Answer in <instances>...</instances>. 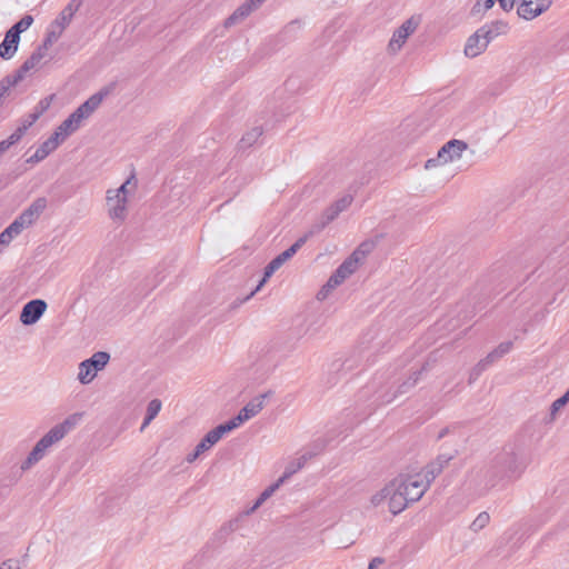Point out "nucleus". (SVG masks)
<instances>
[{
	"mask_svg": "<svg viewBox=\"0 0 569 569\" xmlns=\"http://www.w3.org/2000/svg\"><path fill=\"white\" fill-rule=\"evenodd\" d=\"M569 402V397L563 393L560 398L555 400L550 406L549 420L555 421L558 412Z\"/></svg>",
	"mask_w": 569,
	"mask_h": 569,
	"instance_id": "nucleus-35",
	"label": "nucleus"
},
{
	"mask_svg": "<svg viewBox=\"0 0 569 569\" xmlns=\"http://www.w3.org/2000/svg\"><path fill=\"white\" fill-rule=\"evenodd\" d=\"M0 569H22V563L18 559H8L1 563Z\"/></svg>",
	"mask_w": 569,
	"mask_h": 569,
	"instance_id": "nucleus-43",
	"label": "nucleus"
},
{
	"mask_svg": "<svg viewBox=\"0 0 569 569\" xmlns=\"http://www.w3.org/2000/svg\"><path fill=\"white\" fill-rule=\"evenodd\" d=\"M262 130L259 127H254L251 130H249L240 140V147L242 149L249 148L253 146L258 139L261 137Z\"/></svg>",
	"mask_w": 569,
	"mask_h": 569,
	"instance_id": "nucleus-32",
	"label": "nucleus"
},
{
	"mask_svg": "<svg viewBox=\"0 0 569 569\" xmlns=\"http://www.w3.org/2000/svg\"><path fill=\"white\" fill-rule=\"evenodd\" d=\"M60 143L51 134L46 141H43L36 152L27 159L28 163H38L44 160L50 153H52Z\"/></svg>",
	"mask_w": 569,
	"mask_h": 569,
	"instance_id": "nucleus-15",
	"label": "nucleus"
},
{
	"mask_svg": "<svg viewBox=\"0 0 569 569\" xmlns=\"http://www.w3.org/2000/svg\"><path fill=\"white\" fill-rule=\"evenodd\" d=\"M3 251V248L0 246V253Z\"/></svg>",
	"mask_w": 569,
	"mask_h": 569,
	"instance_id": "nucleus-53",
	"label": "nucleus"
},
{
	"mask_svg": "<svg viewBox=\"0 0 569 569\" xmlns=\"http://www.w3.org/2000/svg\"><path fill=\"white\" fill-rule=\"evenodd\" d=\"M257 8L250 2V0H247L239 8H237V10L224 21V26L231 27L237 24L238 22L247 18Z\"/></svg>",
	"mask_w": 569,
	"mask_h": 569,
	"instance_id": "nucleus-20",
	"label": "nucleus"
},
{
	"mask_svg": "<svg viewBox=\"0 0 569 569\" xmlns=\"http://www.w3.org/2000/svg\"><path fill=\"white\" fill-rule=\"evenodd\" d=\"M52 100H53V96H49V97L41 99L34 107L32 113L37 114V117L40 118L49 109Z\"/></svg>",
	"mask_w": 569,
	"mask_h": 569,
	"instance_id": "nucleus-39",
	"label": "nucleus"
},
{
	"mask_svg": "<svg viewBox=\"0 0 569 569\" xmlns=\"http://www.w3.org/2000/svg\"><path fill=\"white\" fill-rule=\"evenodd\" d=\"M467 143L462 140H450L440 148L436 158H431L426 161L425 168L431 169L439 164H446L456 161L461 158L463 151L467 150Z\"/></svg>",
	"mask_w": 569,
	"mask_h": 569,
	"instance_id": "nucleus-9",
	"label": "nucleus"
},
{
	"mask_svg": "<svg viewBox=\"0 0 569 569\" xmlns=\"http://www.w3.org/2000/svg\"><path fill=\"white\" fill-rule=\"evenodd\" d=\"M552 0H521L517 12L519 17L531 20L549 9Z\"/></svg>",
	"mask_w": 569,
	"mask_h": 569,
	"instance_id": "nucleus-14",
	"label": "nucleus"
},
{
	"mask_svg": "<svg viewBox=\"0 0 569 569\" xmlns=\"http://www.w3.org/2000/svg\"><path fill=\"white\" fill-rule=\"evenodd\" d=\"M323 326L325 322L321 317L309 318L305 329V336L311 339L319 337L322 332Z\"/></svg>",
	"mask_w": 569,
	"mask_h": 569,
	"instance_id": "nucleus-25",
	"label": "nucleus"
},
{
	"mask_svg": "<svg viewBox=\"0 0 569 569\" xmlns=\"http://www.w3.org/2000/svg\"><path fill=\"white\" fill-rule=\"evenodd\" d=\"M33 22V18L30 14H26L21 20H19L17 23H14L9 31L13 33L14 36H18L20 38V34L28 30Z\"/></svg>",
	"mask_w": 569,
	"mask_h": 569,
	"instance_id": "nucleus-34",
	"label": "nucleus"
},
{
	"mask_svg": "<svg viewBox=\"0 0 569 569\" xmlns=\"http://www.w3.org/2000/svg\"><path fill=\"white\" fill-rule=\"evenodd\" d=\"M37 114L32 112L27 114L20 122L19 127L16 129V133L19 134L20 138L27 132V130L38 120Z\"/></svg>",
	"mask_w": 569,
	"mask_h": 569,
	"instance_id": "nucleus-37",
	"label": "nucleus"
},
{
	"mask_svg": "<svg viewBox=\"0 0 569 569\" xmlns=\"http://www.w3.org/2000/svg\"><path fill=\"white\" fill-rule=\"evenodd\" d=\"M565 393L569 397V389Z\"/></svg>",
	"mask_w": 569,
	"mask_h": 569,
	"instance_id": "nucleus-52",
	"label": "nucleus"
},
{
	"mask_svg": "<svg viewBox=\"0 0 569 569\" xmlns=\"http://www.w3.org/2000/svg\"><path fill=\"white\" fill-rule=\"evenodd\" d=\"M306 242V238L298 239L291 247H289L287 250L278 254L276 258H273L264 268V274L259 284L257 286V290H260L266 281L296 252L302 247V244Z\"/></svg>",
	"mask_w": 569,
	"mask_h": 569,
	"instance_id": "nucleus-12",
	"label": "nucleus"
},
{
	"mask_svg": "<svg viewBox=\"0 0 569 569\" xmlns=\"http://www.w3.org/2000/svg\"><path fill=\"white\" fill-rule=\"evenodd\" d=\"M283 479L279 478L274 483L267 487L259 496L251 510L259 508L267 499H269L283 485Z\"/></svg>",
	"mask_w": 569,
	"mask_h": 569,
	"instance_id": "nucleus-29",
	"label": "nucleus"
},
{
	"mask_svg": "<svg viewBox=\"0 0 569 569\" xmlns=\"http://www.w3.org/2000/svg\"><path fill=\"white\" fill-rule=\"evenodd\" d=\"M109 360L110 356L108 352L98 351L93 353L91 358L87 359V363L97 371H100L108 365Z\"/></svg>",
	"mask_w": 569,
	"mask_h": 569,
	"instance_id": "nucleus-30",
	"label": "nucleus"
},
{
	"mask_svg": "<svg viewBox=\"0 0 569 569\" xmlns=\"http://www.w3.org/2000/svg\"><path fill=\"white\" fill-rule=\"evenodd\" d=\"M224 436L222 429L217 426L212 430H210L197 445L198 451H209L216 443L220 441V439Z\"/></svg>",
	"mask_w": 569,
	"mask_h": 569,
	"instance_id": "nucleus-19",
	"label": "nucleus"
},
{
	"mask_svg": "<svg viewBox=\"0 0 569 569\" xmlns=\"http://www.w3.org/2000/svg\"><path fill=\"white\" fill-rule=\"evenodd\" d=\"M512 349L511 341L501 342L495 350H492L482 361L479 362L478 367L480 370L486 369L489 365L503 357Z\"/></svg>",
	"mask_w": 569,
	"mask_h": 569,
	"instance_id": "nucleus-18",
	"label": "nucleus"
},
{
	"mask_svg": "<svg viewBox=\"0 0 569 569\" xmlns=\"http://www.w3.org/2000/svg\"><path fill=\"white\" fill-rule=\"evenodd\" d=\"M312 456L313 455L311 452H305L289 460L280 478L283 479V481L286 482L295 473L301 470L306 466V463L312 458Z\"/></svg>",
	"mask_w": 569,
	"mask_h": 569,
	"instance_id": "nucleus-16",
	"label": "nucleus"
},
{
	"mask_svg": "<svg viewBox=\"0 0 569 569\" xmlns=\"http://www.w3.org/2000/svg\"><path fill=\"white\" fill-rule=\"evenodd\" d=\"M505 23H497L492 27H481L467 40L465 53L467 57L475 58L486 50L489 42L502 30L506 29Z\"/></svg>",
	"mask_w": 569,
	"mask_h": 569,
	"instance_id": "nucleus-6",
	"label": "nucleus"
},
{
	"mask_svg": "<svg viewBox=\"0 0 569 569\" xmlns=\"http://www.w3.org/2000/svg\"><path fill=\"white\" fill-rule=\"evenodd\" d=\"M81 6L80 0H71L59 16L48 26L46 37L43 39L47 44L52 46L62 36L66 28L72 21L74 13Z\"/></svg>",
	"mask_w": 569,
	"mask_h": 569,
	"instance_id": "nucleus-7",
	"label": "nucleus"
},
{
	"mask_svg": "<svg viewBox=\"0 0 569 569\" xmlns=\"http://www.w3.org/2000/svg\"><path fill=\"white\" fill-rule=\"evenodd\" d=\"M365 256L361 249L356 250L347 260H345L338 269L331 274L328 281L317 293L318 300H325L329 295L340 286L348 277H350L358 268L359 262Z\"/></svg>",
	"mask_w": 569,
	"mask_h": 569,
	"instance_id": "nucleus-5",
	"label": "nucleus"
},
{
	"mask_svg": "<svg viewBox=\"0 0 569 569\" xmlns=\"http://www.w3.org/2000/svg\"><path fill=\"white\" fill-rule=\"evenodd\" d=\"M297 24V22H291V24L288 26V28H293Z\"/></svg>",
	"mask_w": 569,
	"mask_h": 569,
	"instance_id": "nucleus-50",
	"label": "nucleus"
},
{
	"mask_svg": "<svg viewBox=\"0 0 569 569\" xmlns=\"http://www.w3.org/2000/svg\"><path fill=\"white\" fill-rule=\"evenodd\" d=\"M257 291H258V290H257V288H256V289H254L253 291H251V292H250L246 298H243V299H238V300L233 301V302H232V305H231V308H232V309H236V308L240 307L243 302H246V301H248L250 298H252Z\"/></svg>",
	"mask_w": 569,
	"mask_h": 569,
	"instance_id": "nucleus-45",
	"label": "nucleus"
},
{
	"mask_svg": "<svg viewBox=\"0 0 569 569\" xmlns=\"http://www.w3.org/2000/svg\"><path fill=\"white\" fill-rule=\"evenodd\" d=\"M432 481L423 473L399 476L392 480L395 488L391 498V513L398 515L411 502L418 501L427 491Z\"/></svg>",
	"mask_w": 569,
	"mask_h": 569,
	"instance_id": "nucleus-1",
	"label": "nucleus"
},
{
	"mask_svg": "<svg viewBox=\"0 0 569 569\" xmlns=\"http://www.w3.org/2000/svg\"><path fill=\"white\" fill-rule=\"evenodd\" d=\"M495 0H483L485 9H490L495 4Z\"/></svg>",
	"mask_w": 569,
	"mask_h": 569,
	"instance_id": "nucleus-47",
	"label": "nucleus"
},
{
	"mask_svg": "<svg viewBox=\"0 0 569 569\" xmlns=\"http://www.w3.org/2000/svg\"><path fill=\"white\" fill-rule=\"evenodd\" d=\"M20 82V74L10 73L0 81V100L8 91Z\"/></svg>",
	"mask_w": 569,
	"mask_h": 569,
	"instance_id": "nucleus-33",
	"label": "nucleus"
},
{
	"mask_svg": "<svg viewBox=\"0 0 569 569\" xmlns=\"http://www.w3.org/2000/svg\"><path fill=\"white\" fill-rule=\"evenodd\" d=\"M266 0H250V2L258 9L261 3H263Z\"/></svg>",
	"mask_w": 569,
	"mask_h": 569,
	"instance_id": "nucleus-48",
	"label": "nucleus"
},
{
	"mask_svg": "<svg viewBox=\"0 0 569 569\" xmlns=\"http://www.w3.org/2000/svg\"><path fill=\"white\" fill-rule=\"evenodd\" d=\"M83 418V412H74L68 416L62 422L53 426L64 438L72 429H74Z\"/></svg>",
	"mask_w": 569,
	"mask_h": 569,
	"instance_id": "nucleus-23",
	"label": "nucleus"
},
{
	"mask_svg": "<svg viewBox=\"0 0 569 569\" xmlns=\"http://www.w3.org/2000/svg\"><path fill=\"white\" fill-rule=\"evenodd\" d=\"M202 453H204L203 451H198V446H196L194 450L190 453L187 455L186 457V461L189 462V463H192L193 461H196Z\"/></svg>",
	"mask_w": 569,
	"mask_h": 569,
	"instance_id": "nucleus-44",
	"label": "nucleus"
},
{
	"mask_svg": "<svg viewBox=\"0 0 569 569\" xmlns=\"http://www.w3.org/2000/svg\"><path fill=\"white\" fill-rule=\"evenodd\" d=\"M47 208V199H36L23 212L14 219L1 233L0 246L4 249L22 230L33 224Z\"/></svg>",
	"mask_w": 569,
	"mask_h": 569,
	"instance_id": "nucleus-4",
	"label": "nucleus"
},
{
	"mask_svg": "<svg viewBox=\"0 0 569 569\" xmlns=\"http://www.w3.org/2000/svg\"><path fill=\"white\" fill-rule=\"evenodd\" d=\"M19 134L16 132L11 133L8 139L0 141V156L4 153L11 146L20 141Z\"/></svg>",
	"mask_w": 569,
	"mask_h": 569,
	"instance_id": "nucleus-40",
	"label": "nucleus"
},
{
	"mask_svg": "<svg viewBox=\"0 0 569 569\" xmlns=\"http://www.w3.org/2000/svg\"><path fill=\"white\" fill-rule=\"evenodd\" d=\"M246 421H247V419H244V417L239 412L236 417H233L229 421L219 425V427L222 429V431L226 435V433L237 429L238 427H240Z\"/></svg>",
	"mask_w": 569,
	"mask_h": 569,
	"instance_id": "nucleus-36",
	"label": "nucleus"
},
{
	"mask_svg": "<svg viewBox=\"0 0 569 569\" xmlns=\"http://www.w3.org/2000/svg\"><path fill=\"white\" fill-rule=\"evenodd\" d=\"M283 479L279 478L274 483L267 487L259 496L251 510L259 508L267 499H269L283 485Z\"/></svg>",
	"mask_w": 569,
	"mask_h": 569,
	"instance_id": "nucleus-28",
	"label": "nucleus"
},
{
	"mask_svg": "<svg viewBox=\"0 0 569 569\" xmlns=\"http://www.w3.org/2000/svg\"><path fill=\"white\" fill-rule=\"evenodd\" d=\"M137 189V180L131 174L120 187L110 188L106 191V207L109 218L121 223L128 214V199Z\"/></svg>",
	"mask_w": 569,
	"mask_h": 569,
	"instance_id": "nucleus-3",
	"label": "nucleus"
},
{
	"mask_svg": "<svg viewBox=\"0 0 569 569\" xmlns=\"http://www.w3.org/2000/svg\"><path fill=\"white\" fill-rule=\"evenodd\" d=\"M421 22V18L419 16H412L409 19L405 20L392 33L391 39L388 43V51L391 54L398 53L408 38L416 32L419 24Z\"/></svg>",
	"mask_w": 569,
	"mask_h": 569,
	"instance_id": "nucleus-10",
	"label": "nucleus"
},
{
	"mask_svg": "<svg viewBox=\"0 0 569 569\" xmlns=\"http://www.w3.org/2000/svg\"><path fill=\"white\" fill-rule=\"evenodd\" d=\"M352 196L345 194L340 199H338L336 202H333L337 210L341 213L345 211L351 203H352Z\"/></svg>",
	"mask_w": 569,
	"mask_h": 569,
	"instance_id": "nucleus-41",
	"label": "nucleus"
},
{
	"mask_svg": "<svg viewBox=\"0 0 569 569\" xmlns=\"http://www.w3.org/2000/svg\"><path fill=\"white\" fill-rule=\"evenodd\" d=\"M19 41V37L14 36L8 30L6 32L4 39L0 43V57L3 60L12 59L18 51Z\"/></svg>",
	"mask_w": 569,
	"mask_h": 569,
	"instance_id": "nucleus-17",
	"label": "nucleus"
},
{
	"mask_svg": "<svg viewBox=\"0 0 569 569\" xmlns=\"http://www.w3.org/2000/svg\"><path fill=\"white\" fill-rule=\"evenodd\" d=\"M110 93L109 88H103L81 103L66 120L54 130L52 136L61 144L71 134L78 131L83 122L98 109L103 99Z\"/></svg>",
	"mask_w": 569,
	"mask_h": 569,
	"instance_id": "nucleus-2",
	"label": "nucleus"
},
{
	"mask_svg": "<svg viewBox=\"0 0 569 569\" xmlns=\"http://www.w3.org/2000/svg\"><path fill=\"white\" fill-rule=\"evenodd\" d=\"M383 560L381 558H373L368 566V569H377Z\"/></svg>",
	"mask_w": 569,
	"mask_h": 569,
	"instance_id": "nucleus-46",
	"label": "nucleus"
},
{
	"mask_svg": "<svg viewBox=\"0 0 569 569\" xmlns=\"http://www.w3.org/2000/svg\"><path fill=\"white\" fill-rule=\"evenodd\" d=\"M97 373L98 371L84 360L79 365L78 380L82 385H88L96 378Z\"/></svg>",
	"mask_w": 569,
	"mask_h": 569,
	"instance_id": "nucleus-26",
	"label": "nucleus"
},
{
	"mask_svg": "<svg viewBox=\"0 0 569 569\" xmlns=\"http://www.w3.org/2000/svg\"><path fill=\"white\" fill-rule=\"evenodd\" d=\"M161 406L162 405L159 399H153L148 403L147 413L140 428L141 431L144 430V428L158 416L161 410Z\"/></svg>",
	"mask_w": 569,
	"mask_h": 569,
	"instance_id": "nucleus-27",
	"label": "nucleus"
},
{
	"mask_svg": "<svg viewBox=\"0 0 569 569\" xmlns=\"http://www.w3.org/2000/svg\"><path fill=\"white\" fill-rule=\"evenodd\" d=\"M448 431H449V430H448V428H443V429L439 432L438 438H439V439L443 438V437L448 433Z\"/></svg>",
	"mask_w": 569,
	"mask_h": 569,
	"instance_id": "nucleus-49",
	"label": "nucleus"
},
{
	"mask_svg": "<svg viewBox=\"0 0 569 569\" xmlns=\"http://www.w3.org/2000/svg\"><path fill=\"white\" fill-rule=\"evenodd\" d=\"M63 439L61 433L52 427L43 437H41L34 445L26 460L21 463L22 470L30 469L33 465L44 458L51 447L57 445Z\"/></svg>",
	"mask_w": 569,
	"mask_h": 569,
	"instance_id": "nucleus-8",
	"label": "nucleus"
},
{
	"mask_svg": "<svg viewBox=\"0 0 569 569\" xmlns=\"http://www.w3.org/2000/svg\"><path fill=\"white\" fill-rule=\"evenodd\" d=\"M48 305L42 299H34L27 302L21 310L20 321L24 326H32L37 323L44 315Z\"/></svg>",
	"mask_w": 569,
	"mask_h": 569,
	"instance_id": "nucleus-13",
	"label": "nucleus"
},
{
	"mask_svg": "<svg viewBox=\"0 0 569 569\" xmlns=\"http://www.w3.org/2000/svg\"><path fill=\"white\" fill-rule=\"evenodd\" d=\"M526 469V465L512 458L507 467L506 477L510 480L518 479Z\"/></svg>",
	"mask_w": 569,
	"mask_h": 569,
	"instance_id": "nucleus-31",
	"label": "nucleus"
},
{
	"mask_svg": "<svg viewBox=\"0 0 569 569\" xmlns=\"http://www.w3.org/2000/svg\"><path fill=\"white\" fill-rule=\"evenodd\" d=\"M565 393L569 397V389Z\"/></svg>",
	"mask_w": 569,
	"mask_h": 569,
	"instance_id": "nucleus-51",
	"label": "nucleus"
},
{
	"mask_svg": "<svg viewBox=\"0 0 569 569\" xmlns=\"http://www.w3.org/2000/svg\"><path fill=\"white\" fill-rule=\"evenodd\" d=\"M393 493L395 488L391 480L385 488L371 497V503L373 506H379L380 503L388 501L389 510L391 511V498L393 497Z\"/></svg>",
	"mask_w": 569,
	"mask_h": 569,
	"instance_id": "nucleus-24",
	"label": "nucleus"
},
{
	"mask_svg": "<svg viewBox=\"0 0 569 569\" xmlns=\"http://www.w3.org/2000/svg\"><path fill=\"white\" fill-rule=\"evenodd\" d=\"M340 214V212L337 210V208L335 207V204L332 203L329 208L326 209V211L323 212V218H325V222L328 223V222H331L332 220H335L338 216Z\"/></svg>",
	"mask_w": 569,
	"mask_h": 569,
	"instance_id": "nucleus-42",
	"label": "nucleus"
},
{
	"mask_svg": "<svg viewBox=\"0 0 569 569\" xmlns=\"http://www.w3.org/2000/svg\"><path fill=\"white\" fill-rule=\"evenodd\" d=\"M490 521V516L488 512L483 511V512H480L476 519L472 521V523L470 525V529L475 532L483 529Z\"/></svg>",
	"mask_w": 569,
	"mask_h": 569,
	"instance_id": "nucleus-38",
	"label": "nucleus"
},
{
	"mask_svg": "<svg viewBox=\"0 0 569 569\" xmlns=\"http://www.w3.org/2000/svg\"><path fill=\"white\" fill-rule=\"evenodd\" d=\"M452 459L451 455H440L438 458L429 463L425 468V473L429 477L431 481L442 471L445 466Z\"/></svg>",
	"mask_w": 569,
	"mask_h": 569,
	"instance_id": "nucleus-22",
	"label": "nucleus"
},
{
	"mask_svg": "<svg viewBox=\"0 0 569 569\" xmlns=\"http://www.w3.org/2000/svg\"><path fill=\"white\" fill-rule=\"evenodd\" d=\"M51 46L47 44V42H42L32 53L31 56L17 69L13 74H20V81H22L28 73L32 71H37L41 69L48 57V51Z\"/></svg>",
	"mask_w": 569,
	"mask_h": 569,
	"instance_id": "nucleus-11",
	"label": "nucleus"
},
{
	"mask_svg": "<svg viewBox=\"0 0 569 569\" xmlns=\"http://www.w3.org/2000/svg\"><path fill=\"white\" fill-rule=\"evenodd\" d=\"M266 397V395L256 397L239 411L244 417V419H247V421L256 417L263 409Z\"/></svg>",
	"mask_w": 569,
	"mask_h": 569,
	"instance_id": "nucleus-21",
	"label": "nucleus"
}]
</instances>
